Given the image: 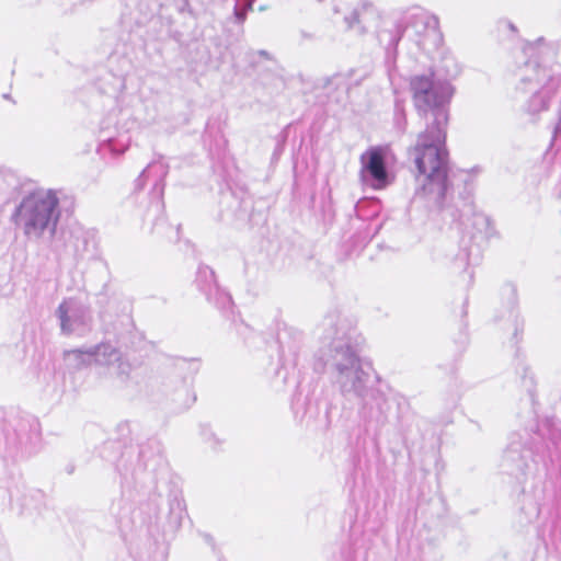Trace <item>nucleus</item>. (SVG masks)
<instances>
[{
  "instance_id": "1",
  "label": "nucleus",
  "mask_w": 561,
  "mask_h": 561,
  "mask_svg": "<svg viewBox=\"0 0 561 561\" xmlns=\"http://www.w3.org/2000/svg\"><path fill=\"white\" fill-rule=\"evenodd\" d=\"M411 89L417 113L427 124L411 148V156L419 172L415 194L438 205L443 202L448 186L446 126L447 106L454 88L448 81L437 79L431 73L414 77Z\"/></svg>"
},
{
  "instance_id": "2",
  "label": "nucleus",
  "mask_w": 561,
  "mask_h": 561,
  "mask_svg": "<svg viewBox=\"0 0 561 561\" xmlns=\"http://www.w3.org/2000/svg\"><path fill=\"white\" fill-rule=\"evenodd\" d=\"M352 333V328L345 320L332 317L324 319L319 358L333 370L343 393L364 398L369 375L363 369L351 346Z\"/></svg>"
},
{
  "instance_id": "3",
  "label": "nucleus",
  "mask_w": 561,
  "mask_h": 561,
  "mask_svg": "<svg viewBox=\"0 0 561 561\" xmlns=\"http://www.w3.org/2000/svg\"><path fill=\"white\" fill-rule=\"evenodd\" d=\"M561 83V67L526 64L522 69L517 92L523 112L537 121L547 112Z\"/></svg>"
},
{
  "instance_id": "4",
  "label": "nucleus",
  "mask_w": 561,
  "mask_h": 561,
  "mask_svg": "<svg viewBox=\"0 0 561 561\" xmlns=\"http://www.w3.org/2000/svg\"><path fill=\"white\" fill-rule=\"evenodd\" d=\"M59 199L53 190L38 188L21 201L13 220L28 239H39L46 230L54 231L59 218Z\"/></svg>"
},
{
  "instance_id": "5",
  "label": "nucleus",
  "mask_w": 561,
  "mask_h": 561,
  "mask_svg": "<svg viewBox=\"0 0 561 561\" xmlns=\"http://www.w3.org/2000/svg\"><path fill=\"white\" fill-rule=\"evenodd\" d=\"M60 330L64 334L82 335L90 330L91 314L88 307L76 298L65 299L56 310Z\"/></svg>"
},
{
  "instance_id": "6",
  "label": "nucleus",
  "mask_w": 561,
  "mask_h": 561,
  "mask_svg": "<svg viewBox=\"0 0 561 561\" xmlns=\"http://www.w3.org/2000/svg\"><path fill=\"white\" fill-rule=\"evenodd\" d=\"M386 152L383 147H371L360 156V180L374 190H382L390 184V176L386 168Z\"/></svg>"
},
{
  "instance_id": "7",
  "label": "nucleus",
  "mask_w": 561,
  "mask_h": 561,
  "mask_svg": "<svg viewBox=\"0 0 561 561\" xmlns=\"http://www.w3.org/2000/svg\"><path fill=\"white\" fill-rule=\"evenodd\" d=\"M72 358L80 356H87L89 360H94V364L108 366L113 369V373L117 376L128 375L130 365L125 362L119 352L110 344H99L89 348H77L70 353Z\"/></svg>"
},
{
  "instance_id": "8",
  "label": "nucleus",
  "mask_w": 561,
  "mask_h": 561,
  "mask_svg": "<svg viewBox=\"0 0 561 561\" xmlns=\"http://www.w3.org/2000/svg\"><path fill=\"white\" fill-rule=\"evenodd\" d=\"M233 15L236 22L243 23L247 16V11L252 8L253 0H234Z\"/></svg>"
},
{
  "instance_id": "9",
  "label": "nucleus",
  "mask_w": 561,
  "mask_h": 561,
  "mask_svg": "<svg viewBox=\"0 0 561 561\" xmlns=\"http://www.w3.org/2000/svg\"><path fill=\"white\" fill-rule=\"evenodd\" d=\"M73 351L75 350H69V351H66L64 354L65 360L68 363V365L73 366L76 368H81V367L94 364V360H89L87 356H80L78 358H72L70 356V353Z\"/></svg>"
},
{
  "instance_id": "10",
  "label": "nucleus",
  "mask_w": 561,
  "mask_h": 561,
  "mask_svg": "<svg viewBox=\"0 0 561 561\" xmlns=\"http://www.w3.org/2000/svg\"><path fill=\"white\" fill-rule=\"evenodd\" d=\"M489 227V219L483 214H474L472 216V228L479 232H483Z\"/></svg>"
},
{
  "instance_id": "11",
  "label": "nucleus",
  "mask_w": 561,
  "mask_h": 561,
  "mask_svg": "<svg viewBox=\"0 0 561 561\" xmlns=\"http://www.w3.org/2000/svg\"><path fill=\"white\" fill-rule=\"evenodd\" d=\"M345 22L347 23L350 28H353L356 25L363 24V20L360 19L358 11H354L350 15H346Z\"/></svg>"
},
{
  "instance_id": "12",
  "label": "nucleus",
  "mask_w": 561,
  "mask_h": 561,
  "mask_svg": "<svg viewBox=\"0 0 561 561\" xmlns=\"http://www.w3.org/2000/svg\"><path fill=\"white\" fill-rule=\"evenodd\" d=\"M199 275L201 276L203 275L205 278L209 277L211 280H214V278H215L214 272L210 268H208V267L199 268Z\"/></svg>"
},
{
  "instance_id": "13",
  "label": "nucleus",
  "mask_w": 561,
  "mask_h": 561,
  "mask_svg": "<svg viewBox=\"0 0 561 561\" xmlns=\"http://www.w3.org/2000/svg\"><path fill=\"white\" fill-rule=\"evenodd\" d=\"M110 147H111V150H113L114 152L123 153L127 149L128 145L126 144L121 147H117L116 142H111Z\"/></svg>"
},
{
  "instance_id": "14",
  "label": "nucleus",
  "mask_w": 561,
  "mask_h": 561,
  "mask_svg": "<svg viewBox=\"0 0 561 561\" xmlns=\"http://www.w3.org/2000/svg\"><path fill=\"white\" fill-rule=\"evenodd\" d=\"M383 403H385V399L382 397H379L376 399V404L380 411V413L382 414L385 411H383Z\"/></svg>"
}]
</instances>
